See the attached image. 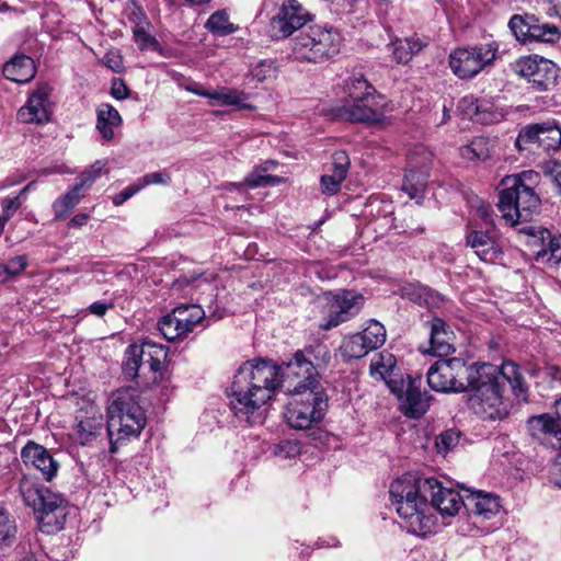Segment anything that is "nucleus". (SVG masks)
Instances as JSON below:
<instances>
[{
  "instance_id": "f257e3e1",
  "label": "nucleus",
  "mask_w": 561,
  "mask_h": 561,
  "mask_svg": "<svg viewBox=\"0 0 561 561\" xmlns=\"http://www.w3.org/2000/svg\"><path fill=\"white\" fill-rule=\"evenodd\" d=\"M427 383L437 392L472 391L471 405L484 419H502L506 414L503 403L505 383H510L517 398L526 399L527 388L519 367L513 362L499 369L491 364L467 363L453 357L439 359L427 370Z\"/></svg>"
},
{
  "instance_id": "f03ea898",
  "label": "nucleus",
  "mask_w": 561,
  "mask_h": 561,
  "mask_svg": "<svg viewBox=\"0 0 561 561\" xmlns=\"http://www.w3.org/2000/svg\"><path fill=\"white\" fill-rule=\"evenodd\" d=\"M278 373L270 359L248 360L238 368L227 396L229 407L240 422L250 425L260 422L261 409L278 388Z\"/></svg>"
},
{
  "instance_id": "7ed1b4c3",
  "label": "nucleus",
  "mask_w": 561,
  "mask_h": 561,
  "mask_svg": "<svg viewBox=\"0 0 561 561\" xmlns=\"http://www.w3.org/2000/svg\"><path fill=\"white\" fill-rule=\"evenodd\" d=\"M437 485L435 478L403 474L390 485V497L404 527L413 535L426 537L436 528V516L431 513L428 491Z\"/></svg>"
},
{
  "instance_id": "20e7f679",
  "label": "nucleus",
  "mask_w": 561,
  "mask_h": 561,
  "mask_svg": "<svg viewBox=\"0 0 561 561\" xmlns=\"http://www.w3.org/2000/svg\"><path fill=\"white\" fill-rule=\"evenodd\" d=\"M139 398L137 389L126 387L114 391L108 399L106 432L112 454L125 440L138 437L147 424Z\"/></svg>"
},
{
  "instance_id": "39448f33",
  "label": "nucleus",
  "mask_w": 561,
  "mask_h": 561,
  "mask_svg": "<svg viewBox=\"0 0 561 561\" xmlns=\"http://www.w3.org/2000/svg\"><path fill=\"white\" fill-rule=\"evenodd\" d=\"M538 180L539 174L533 170L502 180L497 206L504 218L512 224L531 220L540 206L539 196L534 191Z\"/></svg>"
},
{
  "instance_id": "423d86ee",
  "label": "nucleus",
  "mask_w": 561,
  "mask_h": 561,
  "mask_svg": "<svg viewBox=\"0 0 561 561\" xmlns=\"http://www.w3.org/2000/svg\"><path fill=\"white\" fill-rule=\"evenodd\" d=\"M19 489L24 503L38 514L42 527H51V531L62 529L66 515L65 499L28 476L21 479Z\"/></svg>"
},
{
  "instance_id": "0eeeda50",
  "label": "nucleus",
  "mask_w": 561,
  "mask_h": 561,
  "mask_svg": "<svg viewBox=\"0 0 561 561\" xmlns=\"http://www.w3.org/2000/svg\"><path fill=\"white\" fill-rule=\"evenodd\" d=\"M341 42V35L335 30L313 25L294 39L293 54L301 61L324 62L340 53Z\"/></svg>"
},
{
  "instance_id": "6e6552de",
  "label": "nucleus",
  "mask_w": 561,
  "mask_h": 561,
  "mask_svg": "<svg viewBox=\"0 0 561 561\" xmlns=\"http://www.w3.org/2000/svg\"><path fill=\"white\" fill-rule=\"evenodd\" d=\"M167 357L165 347L149 340H145L141 344H131L125 353L124 375L129 379L152 375L150 379L157 381L161 378L162 366Z\"/></svg>"
},
{
  "instance_id": "1a4fd4ad",
  "label": "nucleus",
  "mask_w": 561,
  "mask_h": 561,
  "mask_svg": "<svg viewBox=\"0 0 561 561\" xmlns=\"http://www.w3.org/2000/svg\"><path fill=\"white\" fill-rule=\"evenodd\" d=\"M499 48L495 41L458 47L449 54V67L459 79H472L493 65Z\"/></svg>"
},
{
  "instance_id": "9d476101",
  "label": "nucleus",
  "mask_w": 561,
  "mask_h": 561,
  "mask_svg": "<svg viewBox=\"0 0 561 561\" xmlns=\"http://www.w3.org/2000/svg\"><path fill=\"white\" fill-rule=\"evenodd\" d=\"M290 400L284 413L288 425L296 430H307L320 422L327 410V399L322 391L306 389L289 393Z\"/></svg>"
},
{
  "instance_id": "9b49d317",
  "label": "nucleus",
  "mask_w": 561,
  "mask_h": 561,
  "mask_svg": "<svg viewBox=\"0 0 561 561\" xmlns=\"http://www.w3.org/2000/svg\"><path fill=\"white\" fill-rule=\"evenodd\" d=\"M390 391L399 400L400 411L410 419H420L431 405L432 397L422 390L421 376H400L388 380Z\"/></svg>"
},
{
  "instance_id": "f8f14e48",
  "label": "nucleus",
  "mask_w": 561,
  "mask_h": 561,
  "mask_svg": "<svg viewBox=\"0 0 561 561\" xmlns=\"http://www.w3.org/2000/svg\"><path fill=\"white\" fill-rule=\"evenodd\" d=\"M278 369V387L287 393L302 392L306 389H318V371L312 362L306 358L302 351H297L291 360L276 365Z\"/></svg>"
},
{
  "instance_id": "ddd939ff",
  "label": "nucleus",
  "mask_w": 561,
  "mask_h": 561,
  "mask_svg": "<svg viewBox=\"0 0 561 561\" xmlns=\"http://www.w3.org/2000/svg\"><path fill=\"white\" fill-rule=\"evenodd\" d=\"M313 15L298 0H282L270 22L271 36L287 38L312 21Z\"/></svg>"
},
{
  "instance_id": "4468645a",
  "label": "nucleus",
  "mask_w": 561,
  "mask_h": 561,
  "mask_svg": "<svg viewBox=\"0 0 561 561\" xmlns=\"http://www.w3.org/2000/svg\"><path fill=\"white\" fill-rule=\"evenodd\" d=\"M526 245L533 261L547 266H557L561 262V234L556 236L542 227H529Z\"/></svg>"
},
{
  "instance_id": "2eb2a0df",
  "label": "nucleus",
  "mask_w": 561,
  "mask_h": 561,
  "mask_svg": "<svg viewBox=\"0 0 561 561\" xmlns=\"http://www.w3.org/2000/svg\"><path fill=\"white\" fill-rule=\"evenodd\" d=\"M328 302L327 322L320 325L323 330L339 327L356 317L364 307L365 298L354 290L341 289L329 293Z\"/></svg>"
},
{
  "instance_id": "dca6fc26",
  "label": "nucleus",
  "mask_w": 561,
  "mask_h": 561,
  "mask_svg": "<svg viewBox=\"0 0 561 561\" xmlns=\"http://www.w3.org/2000/svg\"><path fill=\"white\" fill-rule=\"evenodd\" d=\"M508 27L517 41L523 43L540 42L554 44L560 37V30L550 23H541L533 14H515L508 21Z\"/></svg>"
},
{
  "instance_id": "f3484780",
  "label": "nucleus",
  "mask_w": 561,
  "mask_h": 561,
  "mask_svg": "<svg viewBox=\"0 0 561 561\" xmlns=\"http://www.w3.org/2000/svg\"><path fill=\"white\" fill-rule=\"evenodd\" d=\"M516 72L528 81L533 90L541 92L556 84L559 68L553 61L534 55L520 58L516 62Z\"/></svg>"
},
{
  "instance_id": "a211bd4d",
  "label": "nucleus",
  "mask_w": 561,
  "mask_h": 561,
  "mask_svg": "<svg viewBox=\"0 0 561 561\" xmlns=\"http://www.w3.org/2000/svg\"><path fill=\"white\" fill-rule=\"evenodd\" d=\"M336 116L354 123H380L385 118L383 96L377 92L345 101L336 108Z\"/></svg>"
},
{
  "instance_id": "6ab92c4d",
  "label": "nucleus",
  "mask_w": 561,
  "mask_h": 561,
  "mask_svg": "<svg viewBox=\"0 0 561 561\" xmlns=\"http://www.w3.org/2000/svg\"><path fill=\"white\" fill-rule=\"evenodd\" d=\"M516 145H538L548 151L557 150L561 146V126L554 119L529 124L520 129Z\"/></svg>"
},
{
  "instance_id": "aec40b11",
  "label": "nucleus",
  "mask_w": 561,
  "mask_h": 561,
  "mask_svg": "<svg viewBox=\"0 0 561 561\" xmlns=\"http://www.w3.org/2000/svg\"><path fill=\"white\" fill-rule=\"evenodd\" d=\"M104 430L103 416L93 407L85 412H79L71 438L81 446H92Z\"/></svg>"
},
{
  "instance_id": "412c9836",
  "label": "nucleus",
  "mask_w": 561,
  "mask_h": 561,
  "mask_svg": "<svg viewBox=\"0 0 561 561\" xmlns=\"http://www.w3.org/2000/svg\"><path fill=\"white\" fill-rule=\"evenodd\" d=\"M50 89L39 85L30 96L24 106L18 112V119L24 124H44L50 117Z\"/></svg>"
},
{
  "instance_id": "4be33fe9",
  "label": "nucleus",
  "mask_w": 561,
  "mask_h": 561,
  "mask_svg": "<svg viewBox=\"0 0 561 561\" xmlns=\"http://www.w3.org/2000/svg\"><path fill=\"white\" fill-rule=\"evenodd\" d=\"M527 427L529 434L543 444L550 438L561 442V398L556 401L554 412L531 416Z\"/></svg>"
},
{
  "instance_id": "5701e85b",
  "label": "nucleus",
  "mask_w": 561,
  "mask_h": 561,
  "mask_svg": "<svg viewBox=\"0 0 561 561\" xmlns=\"http://www.w3.org/2000/svg\"><path fill=\"white\" fill-rule=\"evenodd\" d=\"M21 459L26 467L39 471L46 481L53 480L59 468L50 453L44 446L32 440L22 448Z\"/></svg>"
},
{
  "instance_id": "b1692460",
  "label": "nucleus",
  "mask_w": 561,
  "mask_h": 561,
  "mask_svg": "<svg viewBox=\"0 0 561 561\" xmlns=\"http://www.w3.org/2000/svg\"><path fill=\"white\" fill-rule=\"evenodd\" d=\"M428 499L431 511L436 510L443 517H453L466 506V499L457 490L443 486L438 480L437 485L428 491Z\"/></svg>"
},
{
  "instance_id": "393cba45",
  "label": "nucleus",
  "mask_w": 561,
  "mask_h": 561,
  "mask_svg": "<svg viewBox=\"0 0 561 561\" xmlns=\"http://www.w3.org/2000/svg\"><path fill=\"white\" fill-rule=\"evenodd\" d=\"M465 508L479 522L497 515L502 508L500 497L492 493L474 492L466 497Z\"/></svg>"
},
{
  "instance_id": "a878e982",
  "label": "nucleus",
  "mask_w": 561,
  "mask_h": 561,
  "mask_svg": "<svg viewBox=\"0 0 561 561\" xmlns=\"http://www.w3.org/2000/svg\"><path fill=\"white\" fill-rule=\"evenodd\" d=\"M466 244L485 263H494L503 254L497 242L488 232L481 230H469L466 233Z\"/></svg>"
},
{
  "instance_id": "bb28decb",
  "label": "nucleus",
  "mask_w": 561,
  "mask_h": 561,
  "mask_svg": "<svg viewBox=\"0 0 561 561\" xmlns=\"http://www.w3.org/2000/svg\"><path fill=\"white\" fill-rule=\"evenodd\" d=\"M455 334L450 327L440 318L431 321L430 352L436 356H447L455 352Z\"/></svg>"
},
{
  "instance_id": "cd10ccee",
  "label": "nucleus",
  "mask_w": 561,
  "mask_h": 561,
  "mask_svg": "<svg viewBox=\"0 0 561 561\" xmlns=\"http://www.w3.org/2000/svg\"><path fill=\"white\" fill-rule=\"evenodd\" d=\"M35 73L34 60L26 55H15L3 66L4 77L18 83L28 82Z\"/></svg>"
},
{
  "instance_id": "c85d7f7f",
  "label": "nucleus",
  "mask_w": 561,
  "mask_h": 561,
  "mask_svg": "<svg viewBox=\"0 0 561 561\" xmlns=\"http://www.w3.org/2000/svg\"><path fill=\"white\" fill-rule=\"evenodd\" d=\"M197 325L192 320L185 321L175 316H164L158 321V330L168 341L186 337Z\"/></svg>"
},
{
  "instance_id": "c756f323",
  "label": "nucleus",
  "mask_w": 561,
  "mask_h": 561,
  "mask_svg": "<svg viewBox=\"0 0 561 561\" xmlns=\"http://www.w3.org/2000/svg\"><path fill=\"white\" fill-rule=\"evenodd\" d=\"M428 45V41L419 36L399 38L390 44L393 59L398 64H408L412 57Z\"/></svg>"
},
{
  "instance_id": "7c9ffc66",
  "label": "nucleus",
  "mask_w": 561,
  "mask_h": 561,
  "mask_svg": "<svg viewBox=\"0 0 561 561\" xmlns=\"http://www.w3.org/2000/svg\"><path fill=\"white\" fill-rule=\"evenodd\" d=\"M402 296L409 300L426 307H438L443 298L442 296L422 284H409L402 288Z\"/></svg>"
},
{
  "instance_id": "2f4dec72",
  "label": "nucleus",
  "mask_w": 561,
  "mask_h": 561,
  "mask_svg": "<svg viewBox=\"0 0 561 561\" xmlns=\"http://www.w3.org/2000/svg\"><path fill=\"white\" fill-rule=\"evenodd\" d=\"M250 96V93H247L243 90L226 87L214 90V92H211V100L217 101L221 105L234 106L239 110L251 111L255 108L254 105L248 103Z\"/></svg>"
},
{
  "instance_id": "473e14b6",
  "label": "nucleus",
  "mask_w": 561,
  "mask_h": 561,
  "mask_svg": "<svg viewBox=\"0 0 561 561\" xmlns=\"http://www.w3.org/2000/svg\"><path fill=\"white\" fill-rule=\"evenodd\" d=\"M122 124V117L118 111L110 105L103 104L98 110L96 128L104 140H111L114 137V127Z\"/></svg>"
},
{
  "instance_id": "72a5a7b5",
  "label": "nucleus",
  "mask_w": 561,
  "mask_h": 561,
  "mask_svg": "<svg viewBox=\"0 0 561 561\" xmlns=\"http://www.w3.org/2000/svg\"><path fill=\"white\" fill-rule=\"evenodd\" d=\"M396 357L393 354L383 351L376 354L370 362V374L375 378H380L388 383L390 378H399L393 371L396 368Z\"/></svg>"
},
{
  "instance_id": "f704fd0d",
  "label": "nucleus",
  "mask_w": 561,
  "mask_h": 561,
  "mask_svg": "<svg viewBox=\"0 0 561 561\" xmlns=\"http://www.w3.org/2000/svg\"><path fill=\"white\" fill-rule=\"evenodd\" d=\"M82 190L75 184L64 195L59 196L53 203V210L55 219H65L70 210H72L81 201Z\"/></svg>"
},
{
  "instance_id": "c9c22d12",
  "label": "nucleus",
  "mask_w": 561,
  "mask_h": 561,
  "mask_svg": "<svg viewBox=\"0 0 561 561\" xmlns=\"http://www.w3.org/2000/svg\"><path fill=\"white\" fill-rule=\"evenodd\" d=\"M427 172L423 170H409L402 183V191L405 192L410 198L420 199L427 185Z\"/></svg>"
},
{
  "instance_id": "e433bc0d",
  "label": "nucleus",
  "mask_w": 561,
  "mask_h": 561,
  "mask_svg": "<svg viewBox=\"0 0 561 561\" xmlns=\"http://www.w3.org/2000/svg\"><path fill=\"white\" fill-rule=\"evenodd\" d=\"M344 91L346 93L345 101L364 98L377 92L375 87L362 73H354L348 77L344 83Z\"/></svg>"
},
{
  "instance_id": "4c0bfd02",
  "label": "nucleus",
  "mask_w": 561,
  "mask_h": 561,
  "mask_svg": "<svg viewBox=\"0 0 561 561\" xmlns=\"http://www.w3.org/2000/svg\"><path fill=\"white\" fill-rule=\"evenodd\" d=\"M148 26L149 21L146 13L139 12V22L133 28L134 41L140 50H157L159 48V43L154 36L147 32Z\"/></svg>"
},
{
  "instance_id": "58836bf2",
  "label": "nucleus",
  "mask_w": 561,
  "mask_h": 561,
  "mask_svg": "<svg viewBox=\"0 0 561 561\" xmlns=\"http://www.w3.org/2000/svg\"><path fill=\"white\" fill-rule=\"evenodd\" d=\"M205 27L217 36H226L238 31V26L229 21L226 10L214 12L207 20Z\"/></svg>"
},
{
  "instance_id": "ea45409f",
  "label": "nucleus",
  "mask_w": 561,
  "mask_h": 561,
  "mask_svg": "<svg viewBox=\"0 0 561 561\" xmlns=\"http://www.w3.org/2000/svg\"><path fill=\"white\" fill-rule=\"evenodd\" d=\"M340 348L346 359H359L370 352L359 333L345 336Z\"/></svg>"
},
{
  "instance_id": "a19ab883",
  "label": "nucleus",
  "mask_w": 561,
  "mask_h": 561,
  "mask_svg": "<svg viewBox=\"0 0 561 561\" xmlns=\"http://www.w3.org/2000/svg\"><path fill=\"white\" fill-rule=\"evenodd\" d=\"M359 335L371 352L383 345L386 341V329L380 322L370 320L363 332H359Z\"/></svg>"
},
{
  "instance_id": "79ce46f5",
  "label": "nucleus",
  "mask_w": 561,
  "mask_h": 561,
  "mask_svg": "<svg viewBox=\"0 0 561 561\" xmlns=\"http://www.w3.org/2000/svg\"><path fill=\"white\" fill-rule=\"evenodd\" d=\"M460 154L469 161L486 160L490 157V142L484 137H477L460 149Z\"/></svg>"
},
{
  "instance_id": "37998d69",
  "label": "nucleus",
  "mask_w": 561,
  "mask_h": 561,
  "mask_svg": "<svg viewBox=\"0 0 561 561\" xmlns=\"http://www.w3.org/2000/svg\"><path fill=\"white\" fill-rule=\"evenodd\" d=\"M280 179L274 175L265 174L259 167L255 168L251 173H249L243 183H229V188H239L242 185H248L251 188L260 187V186H268L276 183H279Z\"/></svg>"
},
{
  "instance_id": "c03bdc74",
  "label": "nucleus",
  "mask_w": 561,
  "mask_h": 561,
  "mask_svg": "<svg viewBox=\"0 0 561 561\" xmlns=\"http://www.w3.org/2000/svg\"><path fill=\"white\" fill-rule=\"evenodd\" d=\"M16 525L9 512L0 508V549L10 547L16 539Z\"/></svg>"
},
{
  "instance_id": "a18cd8bd",
  "label": "nucleus",
  "mask_w": 561,
  "mask_h": 561,
  "mask_svg": "<svg viewBox=\"0 0 561 561\" xmlns=\"http://www.w3.org/2000/svg\"><path fill=\"white\" fill-rule=\"evenodd\" d=\"M167 316H175L176 318H183L185 321L192 320L199 324L205 318V310L199 305H180Z\"/></svg>"
},
{
  "instance_id": "49530a36",
  "label": "nucleus",
  "mask_w": 561,
  "mask_h": 561,
  "mask_svg": "<svg viewBox=\"0 0 561 561\" xmlns=\"http://www.w3.org/2000/svg\"><path fill=\"white\" fill-rule=\"evenodd\" d=\"M106 165L105 160H96L89 169L83 171L76 183L82 191H87L101 175L104 167Z\"/></svg>"
},
{
  "instance_id": "de8ad7c7",
  "label": "nucleus",
  "mask_w": 561,
  "mask_h": 561,
  "mask_svg": "<svg viewBox=\"0 0 561 561\" xmlns=\"http://www.w3.org/2000/svg\"><path fill=\"white\" fill-rule=\"evenodd\" d=\"M106 165L105 160H96L89 169L83 171L76 183L82 191H87L101 175L104 167Z\"/></svg>"
},
{
  "instance_id": "09e8293b",
  "label": "nucleus",
  "mask_w": 561,
  "mask_h": 561,
  "mask_svg": "<svg viewBox=\"0 0 561 561\" xmlns=\"http://www.w3.org/2000/svg\"><path fill=\"white\" fill-rule=\"evenodd\" d=\"M106 165L105 160H96L89 169L83 171L76 183L82 191H87L101 175L104 167Z\"/></svg>"
},
{
  "instance_id": "8fccbe9b",
  "label": "nucleus",
  "mask_w": 561,
  "mask_h": 561,
  "mask_svg": "<svg viewBox=\"0 0 561 561\" xmlns=\"http://www.w3.org/2000/svg\"><path fill=\"white\" fill-rule=\"evenodd\" d=\"M31 184L26 185L18 195L15 196H5L0 199V206L2 209V217L9 221L13 215L18 211V209L23 204V195L30 188Z\"/></svg>"
},
{
  "instance_id": "3c124183",
  "label": "nucleus",
  "mask_w": 561,
  "mask_h": 561,
  "mask_svg": "<svg viewBox=\"0 0 561 561\" xmlns=\"http://www.w3.org/2000/svg\"><path fill=\"white\" fill-rule=\"evenodd\" d=\"M301 451L299 442L285 439L274 446L273 454L282 459L296 458Z\"/></svg>"
},
{
  "instance_id": "603ef678",
  "label": "nucleus",
  "mask_w": 561,
  "mask_h": 561,
  "mask_svg": "<svg viewBox=\"0 0 561 561\" xmlns=\"http://www.w3.org/2000/svg\"><path fill=\"white\" fill-rule=\"evenodd\" d=\"M476 122L481 124H492L497 121V113L494 105L485 99H477Z\"/></svg>"
},
{
  "instance_id": "864d4df0",
  "label": "nucleus",
  "mask_w": 561,
  "mask_h": 561,
  "mask_svg": "<svg viewBox=\"0 0 561 561\" xmlns=\"http://www.w3.org/2000/svg\"><path fill=\"white\" fill-rule=\"evenodd\" d=\"M460 440V433L456 430L443 432L436 439V448L439 454H447L453 450Z\"/></svg>"
},
{
  "instance_id": "5fc2aeb1",
  "label": "nucleus",
  "mask_w": 561,
  "mask_h": 561,
  "mask_svg": "<svg viewBox=\"0 0 561 561\" xmlns=\"http://www.w3.org/2000/svg\"><path fill=\"white\" fill-rule=\"evenodd\" d=\"M350 168V159L345 151L339 150L332 154V174L337 180H345Z\"/></svg>"
},
{
  "instance_id": "6e6d98bb",
  "label": "nucleus",
  "mask_w": 561,
  "mask_h": 561,
  "mask_svg": "<svg viewBox=\"0 0 561 561\" xmlns=\"http://www.w3.org/2000/svg\"><path fill=\"white\" fill-rule=\"evenodd\" d=\"M276 67L272 60L260 61L255 67L252 68L250 75L257 82H263L267 79L275 77Z\"/></svg>"
},
{
  "instance_id": "4d7b16f0",
  "label": "nucleus",
  "mask_w": 561,
  "mask_h": 561,
  "mask_svg": "<svg viewBox=\"0 0 561 561\" xmlns=\"http://www.w3.org/2000/svg\"><path fill=\"white\" fill-rule=\"evenodd\" d=\"M344 180H337L335 174H323L320 179V186L323 194L335 195L341 190Z\"/></svg>"
},
{
  "instance_id": "13d9d810",
  "label": "nucleus",
  "mask_w": 561,
  "mask_h": 561,
  "mask_svg": "<svg viewBox=\"0 0 561 561\" xmlns=\"http://www.w3.org/2000/svg\"><path fill=\"white\" fill-rule=\"evenodd\" d=\"M543 173L556 184L559 193H561V162L549 160L545 162Z\"/></svg>"
},
{
  "instance_id": "bf43d9fd",
  "label": "nucleus",
  "mask_w": 561,
  "mask_h": 561,
  "mask_svg": "<svg viewBox=\"0 0 561 561\" xmlns=\"http://www.w3.org/2000/svg\"><path fill=\"white\" fill-rule=\"evenodd\" d=\"M103 65L113 70L114 72H122L124 69L123 57L117 50L107 51L102 58Z\"/></svg>"
},
{
  "instance_id": "052dcab7",
  "label": "nucleus",
  "mask_w": 561,
  "mask_h": 561,
  "mask_svg": "<svg viewBox=\"0 0 561 561\" xmlns=\"http://www.w3.org/2000/svg\"><path fill=\"white\" fill-rule=\"evenodd\" d=\"M458 108L471 121L476 122V115H477V98L473 95H466L463 96L459 103Z\"/></svg>"
},
{
  "instance_id": "680f3d73",
  "label": "nucleus",
  "mask_w": 561,
  "mask_h": 561,
  "mask_svg": "<svg viewBox=\"0 0 561 561\" xmlns=\"http://www.w3.org/2000/svg\"><path fill=\"white\" fill-rule=\"evenodd\" d=\"M170 180V174L167 171L151 172L142 176L141 183H139V185H141L142 190L145 186L151 184H168Z\"/></svg>"
},
{
  "instance_id": "e2e57ef3",
  "label": "nucleus",
  "mask_w": 561,
  "mask_h": 561,
  "mask_svg": "<svg viewBox=\"0 0 561 561\" xmlns=\"http://www.w3.org/2000/svg\"><path fill=\"white\" fill-rule=\"evenodd\" d=\"M27 266V257L25 255H16L11 257L5 264L8 275H18L23 272Z\"/></svg>"
},
{
  "instance_id": "0e129e2a",
  "label": "nucleus",
  "mask_w": 561,
  "mask_h": 561,
  "mask_svg": "<svg viewBox=\"0 0 561 561\" xmlns=\"http://www.w3.org/2000/svg\"><path fill=\"white\" fill-rule=\"evenodd\" d=\"M111 94L116 100H125L129 95V89L121 78H114L111 85Z\"/></svg>"
},
{
  "instance_id": "69168bd1",
  "label": "nucleus",
  "mask_w": 561,
  "mask_h": 561,
  "mask_svg": "<svg viewBox=\"0 0 561 561\" xmlns=\"http://www.w3.org/2000/svg\"><path fill=\"white\" fill-rule=\"evenodd\" d=\"M141 190V185L133 184L113 197V204L119 206Z\"/></svg>"
},
{
  "instance_id": "338daca9",
  "label": "nucleus",
  "mask_w": 561,
  "mask_h": 561,
  "mask_svg": "<svg viewBox=\"0 0 561 561\" xmlns=\"http://www.w3.org/2000/svg\"><path fill=\"white\" fill-rule=\"evenodd\" d=\"M472 207H476V214L477 216L482 219L484 222H491V214H492V207L484 203L483 201L477 199L476 204L472 205Z\"/></svg>"
},
{
  "instance_id": "774afa93",
  "label": "nucleus",
  "mask_w": 561,
  "mask_h": 561,
  "mask_svg": "<svg viewBox=\"0 0 561 561\" xmlns=\"http://www.w3.org/2000/svg\"><path fill=\"white\" fill-rule=\"evenodd\" d=\"M551 481L558 486L561 488V453H559L553 461V465L550 470Z\"/></svg>"
}]
</instances>
